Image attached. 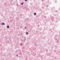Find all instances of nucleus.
Wrapping results in <instances>:
<instances>
[{"instance_id":"f257e3e1","label":"nucleus","mask_w":60,"mask_h":60,"mask_svg":"<svg viewBox=\"0 0 60 60\" xmlns=\"http://www.w3.org/2000/svg\"><path fill=\"white\" fill-rule=\"evenodd\" d=\"M26 37H24V38L23 40H21V41H23V42H24V41H26Z\"/></svg>"},{"instance_id":"f3484780","label":"nucleus","mask_w":60,"mask_h":60,"mask_svg":"<svg viewBox=\"0 0 60 60\" xmlns=\"http://www.w3.org/2000/svg\"><path fill=\"white\" fill-rule=\"evenodd\" d=\"M17 52V51H16V52Z\"/></svg>"},{"instance_id":"39448f33","label":"nucleus","mask_w":60,"mask_h":60,"mask_svg":"<svg viewBox=\"0 0 60 60\" xmlns=\"http://www.w3.org/2000/svg\"><path fill=\"white\" fill-rule=\"evenodd\" d=\"M34 15H36V13H34Z\"/></svg>"},{"instance_id":"f8f14e48","label":"nucleus","mask_w":60,"mask_h":60,"mask_svg":"<svg viewBox=\"0 0 60 60\" xmlns=\"http://www.w3.org/2000/svg\"><path fill=\"white\" fill-rule=\"evenodd\" d=\"M44 17L45 18H46V16H44Z\"/></svg>"},{"instance_id":"7ed1b4c3","label":"nucleus","mask_w":60,"mask_h":60,"mask_svg":"<svg viewBox=\"0 0 60 60\" xmlns=\"http://www.w3.org/2000/svg\"><path fill=\"white\" fill-rule=\"evenodd\" d=\"M57 35H55V38H56V37H57Z\"/></svg>"},{"instance_id":"9d476101","label":"nucleus","mask_w":60,"mask_h":60,"mask_svg":"<svg viewBox=\"0 0 60 60\" xmlns=\"http://www.w3.org/2000/svg\"><path fill=\"white\" fill-rule=\"evenodd\" d=\"M21 46H22V45H23V44H21Z\"/></svg>"},{"instance_id":"423d86ee","label":"nucleus","mask_w":60,"mask_h":60,"mask_svg":"<svg viewBox=\"0 0 60 60\" xmlns=\"http://www.w3.org/2000/svg\"><path fill=\"white\" fill-rule=\"evenodd\" d=\"M7 28H9V26H7Z\"/></svg>"},{"instance_id":"6e6552de","label":"nucleus","mask_w":60,"mask_h":60,"mask_svg":"<svg viewBox=\"0 0 60 60\" xmlns=\"http://www.w3.org/2000/svg\"><path fill=\"white\" fill-rule=\"evenodd\" d=\"M23 3H21V5H23Z\"/></svg>"},{"instance_id":"20e7f679","label":"nucleus","mask_w":60,"mask_h":60,"mask_svg":"<svg viewBox=\"0 0 60 60\" xmlns=\"http://www.w3.org/2000/svg\"><path fill=\"white\" fill-rule=\"evenodd\" d=\"M26 33L27 35V34H28V32H26Z\"/></svg>"},{"instance_id":"dca6fc26","label":"nucleus","mask_w":60,"mask_h":60,"mask_svg":"<svg viewBox=\"0 0 60 60\" xmlns=\"http://www.w3.org/2000/svg\"><path fill=\"white\" fill-rule=\"evenodd\" d=\"M18 35H19V34H18Z\"/></svg>"},{"instance_id":"0eeeda50","label":"nucleus","mask_w":60,"mask_h":60,"mask_svg":"<svg viewBox=\"0 0 60 60\" xmlns=\"http://www.w3.org/2000/svg\"><path fill=\"white\" fill-rule=\"evenodd\" d=\"M54 39L55 40H57V38H54Z\"/></svg>"},{"instance_id":"a211bd4d","label":"nucleus","mask_w":60,"mask_h":60,"mask_svg":"<svg viewBox=\"0 0 60 60\" xmlns=\"http://www.w3.org/2000/svg\"><path fill=\"white\" fill-rule=\"evenodd\" d=\"M15 24H16V23Z\"/></svg>"},{"instance_id":"f03ea898","label":"nucleus","mask_w":60,"mask_h":60,"mask_svg":"<svg viewBox=\"0 0 60 60\" xmlns=\"http://www.w3.org/2000/svg\"><path fill=\"white\" fill-rule=\"evenodd\" d=\"M1 25H5V23L4 22H2V23H1Z\"/></svg>"},{"instance_id":"ddd939ff","label":"nucleus","mask_w":60,"mask_h":60,"mask_svg":"<svg viewBox=\"0 0 60 60\" xmlns=\"http://www.w3.org/2000/svg\"><path fill=\"white\" fill-rule=\"evenodd\" d=\"M26 26L25 27V29H26Z\"/></svg>"},{"instance_id":"4468645a","label":"nucleus","mask_w":60,"mask_h":60,"mask_svg":"<svg viewBox=\"0 0 60 60\" xmlns=\"http://www.w3.org/2000/svg\"><path fill=\"white\" fill-rule=\"evenodd\" d=\"M16 56H17V57L18 56V54Z\"/></svg>"},{"instance_id":"1a4fd4ad","label":"nucleus","mask_w":60,"mask_h":60,"mask_svg":"<svg viewBox=\"0 0 60 60\" xmlns=\"http://www.w3.org/2000/svg\"><path fill=\"white\" fill-rule=\"evenodd\" d=\"M56 43H58V41H57Z\"/></svg>"},{"instance_id":"2eb2a0df","label":"nucleus","mask_w":60,"mask_h":60,"mask_svg":"<svg viewBox=\"0 0 60 60\" xmlns=\"http://www.w3.org/2000/svg\"><path fill=\"white\" fill-rule=\"evenodd\" d=\"M56 12H57V11H56Z\"/></svg>"},{"instance_id":"9b49d317","label":"nucleus","mask_w":60,"mask_h":60,"mask_svg":"<svg viewBox=\"0 0 60 60\" xmlns=\"http://www.w3.org/2000/svg\"><path fill=\"white\" fill-rule=\"evenodd\" d=\"M27 1V0H25V2H26Z\"/></svg>"}]
</instances>
